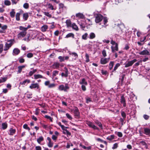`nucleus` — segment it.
Returning a JSON list of instances; mask_svg holds the SVG:
<instances>
[{"label":"nucleus","instance_id":"f257e3e1","mask_svg":"<svg viewBox=\"0 0 150 150\" xmlns=\"http://www.w3.org/2000/svg\"><path fill=\"white\" fill-rule=\"evenodd\" d=\"M15 41V40L14 39L8 40L7 42H6L5 44L4 50L5 51L8 50L14 44Z\"/></svg>","mask_w":150,"mask_h":150},{"label":"nucleus","instance_id":"f03ea898","mask_svg":"<svg viewBox=\"0 0 150 150\" xmlns=\"http://www.w3.org/2000/svg\"><path fill=\"white\" fill-rule=\"evenodd\" d=\"M69 87L68 83H66L65 86L63 85H60L58 87V89L60 91H64V92H67V90L69 89Z\"/></svg>","mask_w":150,"mask_h":150},{"label":"nucleus","instance_id":"7ed1b4c3","mask_svg":"<svg viewBox=\"0 0 150 150\" xmlns=\"http://www.w3.org/2000/svg\"><path fill=\"white\" fill-rule=\"evenodd\" d=\"M22 28L21 26H20L19 27V29L21 30H22V31L20 32L17 35V37L18 39H20L21 38L24 37L27 34V31L24 30H22Z\"/></svg>","mask_w":150,"mask_h":150},{"label":"nucleus","instance_id":"20e7f679","mask_svg":"<svg viewBox=\"0 0 150 150\" xmlns=\"http://www.w3.org/2000/svg\"><path fill=\"white\" fill-rule=\"evenodd\" d=\"M103 18V16L100 14H97L95 17V22L96 23L100 22Z\"/></svg>","mask_w":150,"mask_h":150},{"label":"nucleus","instance_id":"39448f33","mask_svg":"<svg viewBox=\"0 0 150 150\" xmlns=\"http://www.w3.org/2000/svg\"><path fill=\"white\" fill-rule=\"evenodd\" d=\"M86 123L91 128L95 130H99V128L94 125L93 123L92 122L89 121H87Z\"/></svg>","mask_w":150,"mask_h":150},{"label":"nucleus","instance_id":"423d86ee","mask_svg":"<svg viewBox=\"0 0 150 150\" xmlns=\"http://www.w3.org/2000/svg\"><path fill=\"white\" fill-rule=\"evenodd\" d=\"M137 61V60L136 59H134L132 60L129 61L127 63L125 64V67L127 68L131 66Z\"/></svg>","mask_w":150,"mask_h":150},{"label":"nucleus","instance_id":"0eeeda50","mask_svg":"<svg viewBox=\"0 0 150 150\" xmlns=\"http://www.w3.org/2000/svg\"><path fill=\"white\" fill-rule=\"evenodd\" d=\"M110 59V57L108 58H101L100 60V63L102 64H105L108 62Z\"/></svg>","mask_w":150,"mask_h":150},{"label":"nucleus","instance_id":"6e6552de","mask_svg":"<svg viewBox=\"0 0 150 150\" xmlns=\"http://www.w3.org/2000/svg\"><path fill=\"white\" fill-rule=\"evenodd\" d=\"M24 11L22 10H20L16 14V19L17 21H20V16L23 13Z\"/></svg>","mask_w":150,"mask_h":150},{"label":"nucleus","instance_id":"1a4fd4ad","mask_svg":"<svg viewBox=\"0 0 150 150\" xmlns=\"http://www.w3.org/2000/svg\"><path fill=\"white\" fill-rule=\"evenodd\" d=\"M8 26L5 25L2 26L1 24L0 23V28L1 29H0V33H4L6 32V30L7 29Z\"/></svg>","mask_w":150,"mask_h":150},{"label":"nucleus","instance_id":"9d476101","mask_svg":"<svg viewBox=\"0 0 150 150\" xmlns=\"http://www.w3.org/2000/svg\"><path fill=\"white\" fill-rule=\"evenodd\" d=\"M120 100V102L121 103L123 104L124 107H125L126 105V100L124 95H122L121 96V99Z\"/></svg>","mask_w":150,"mask_h":150},{"label":"nucleus","instance_id":"9b49d317","mask_svg":"<svg viewBox=\"0 0 150 150\" xmlns=\"http://www.w3.org/2000/svg\"><path fill=\"white\" fill-rule=\"evenodd\" d=\"M58 59H59V61L60 62H64L65 60H68L69 58V56H66V57H62L59 56L58 57Z\"/></svg>","mask_w":150,"mask_h":150},{"label":"nucleus","instance_id":"f8f14e48","mask_svg":"<svg viewBox=\"0 0 150 150\" xmlns=\"http://www.w3.org/2000/svg\"><path fill=\"white\" fill-rule=\"evenodd\" d=\"M29 88L31 89L35 88H37V89H38L39 88L40 86L38 83H36L31 84L29 86Z\"/></svg>","mask_w":150,"mask_h":150},{"label":"nucleus","instance_id":"ddd939ff","mask_svg":"<svg viewBox=\"0 0 150 150\" xmlns=\"http://www.w3.org/2000/svg\"><path fill=\"white\" fill-rule=\"evenodd\" d=\"M64 69H65V73L64 74L63 72L62 73L61 76H64L65 77H67L68 76L69 71L67 68L66 67H64Z\"/></svg>","mask_w":150,"mask_h":150},{"label":"nucleus","instance_id":"4468645a","mask_svg":"<svg viewBox=\"0 0 150 150\" xmlns=\"http://www.w3.org/2000/svg\"><path fill=\"white\" fill-rule=\"evenodd\" d=\"M143 133L146 135L150 136V129L147 128H144Z\"/></svg>","mask_w":150,"mask_h":150},{"label":"nucleus","instance_id":"2eb2a0df","mask_svg":"<svg viewBox=\"0 0 150 150\" xmlns=\"http://www.w3.org/2000/svg\"><path fill=\"white\" fill-rule=\"evenodd\" d=\"M139 54L141 55H150L149 52L146 50H143L141 52L139 53Z\"/></svg>","mask_w":150,"mask_h":150},{"label":"nucleus","instance_id":"dca6fc26","mask_svg":"<svg viewBox=\"0 0 150 150\" xmlns=\"http://www.w3.org/2000/svg\"><path fill=\"white\" fill-rule=\"evenodd\" d=\"M111 49L112 52V53H114L116 51H118V47L117 44H116V45L115 47L112 46L111 47Z\"/></svg>","mask_w":150,"mask_h":150},{"label":"nucleus","instance_id":"f3484780","mask_svg":"<svg viewBox=\"0 0 150 150\" xmlns=\"http://www.w3.org/2000/svg\"><path fill=\"white\" fill-rule=\"evenodd\" d=\"M74 115L78 117H79L80 116V112L79 109L77 107H76L74 111Z\"/></svg>","mask_w":150,"mask_h":150},{"label":"nucleus","instance_id":"a211bd4d","mask_svg":"<svg viewBox=\"0 0 150 150\" xmlns=\"http://www.w3.org/2000/svg\"><path fill=\"white\" fill-rule=\"evenodd\" d=\"M20 50L18 48H14L13 50V55H17L20 52Z\"/></svg>","mask_w":150,"mask_h":150},{"label":"nucleus","instance_id":"6ab92c4d","mask_svg":"<svg viewBox=\"0 0 150 150\" xmlns=\"http://www.w3.org/2000/svg\"><path fill=\"white\" fill-rule=\"evenodd\" d=\"M23 19L24 21H27L29 17V15L28 13H23Z\"/></svg>","mask_w":150,"mask_h":150},{"label":"nucleus","instance_id":"aec40b11","mask_svg":"<svg viewBox=\"0 0 150 150\" xmlns=\"http://www.w3.org/2000/svg\"><path fill=\"white\" fill-rule=\"evenodd\" d=\"M76 17L80 18L81 19H83L85 18V16L82 13H79L76 14Z\"/></svg>","mask_w":150,"mask_h":150},{"label":"nucleus","instance_id":"412c9836","mask_svg":"<svg viewBox=\"0 0 150 150\" xmlns=\"http://www.w3.org/2000/svg\"><path fill=\"white\" fill-rule=\"evenodd\" d=\"M9 131L10 132V133H9V134L10 135H13L16 132V129L11 128L10 129Z\"/></svg>","mask_w":150,"mask_h":150},{"label":"nucleus","instance_id":"4be33fe9","mask_svg":"<svg viewBox=\"0 0 150 150\" xmlns=\"http://www.w3.org/2000/svg\"><path fill=\"white\" fill-rule=\"evenodd\" d=\"M8 127V124L6 122L2 123L1 124V129L3 130L6 129Z\"/></svg>","mask_w":150,"mask_h":150},{"label":"nucleus","instance_id":"5701e85b","mask_svg":"<svg viewBox=\"0 0 150 150\" xmlns=\"http://www.w3.org/2000/svg\"><path fill=\"white\" fill-rule=\"evenodd\" d=\"M16 12L15 11V9H12L11 11L10 12V15L11 17L12 18H13L15 16Z\"/></svg>","mask_w":150,"mask_h":150},{"label":"nucleus","instance_id":"b1692460","mask_svg":"<svg viewBox=\"0 0 150 150\" xmlns=\"http://www.w3.org/2000/svg\"><path fill=\"white\" fill-rule=\"evenodd\" d=\"M30 79H26L23 82H20V85H25V84L26 83H30Z\"/></svg>","mask_w":150,"mask_h":150},{"label":"nucleus","instance_id":"393cba45","mask_svg":"<svg viewBox=\"0 0 150 150\" xmlns=\"http://www.w3.org/2000/svg\"><path fill=\"white\" fill-rule=\"evenodd\" d=\"M25 66H26V65H24L19 66L18 67V73H21L22 71V69L24 68H25Z\"/></svg>","mask_w":150,"mask_h":150},{"label":"nucleus","instance_id":"a878e982","mask_svg":"<svg viewBox=\"0 0 150 150\" xmlns=\"http://www.w3.org/2000/svg\"><path fill=\"white\" fill-rule=\"evenodd\" d=\"M70 37L73 38H74V35L72 33H69L66 35L65 38H68Z\"/></svg>","mask_w":150,"mask_h":150},{"label":"nucleus","instance_id":"bb28decb","mask_svg":"<svg viewBox=\"0 0 150 150\" xmlns=\"http://www.w3.org/2000/svg\"><path fill=\"white\" fill-rule=\"evenodd\" d=\"M66 23L67 27H71L72 24H71V21L70 20H67L66 21Z\"/></svg>","mask_w":150,"mask_h":150},{"label":"nucleus","instance_id":"cd10ccee","mask_svg":"<svg viewBox=\"0 0 150 150\" xmlns=\"http://www.w3.org/2000/svg\"><path fill=\"white\" fill-rule=\"evenodd\" d=\"M48 29V26L47 25H44L41 28V30L42 31L44 32L46 31Z\"/></svg>","mask_w":150,"mask_h":150},{"label":"nucleus","instance_id":"c85d7f7f","mask_svg":"<svg viewBox=\"0 0 150 150\" xmlns=\"http://www.w3.org/2000/svg\"><path fill=\"white\" fill-rule=\"evenodd\" d=\"M79 83L81 84H84L85 85H87L88 83L86 81L85 79L83 78L82 79L81 81L79 82Z\"/></svg>","mask_w":150,"mask_h":150},{"label":"nucleus","instance_id":"c756f323","mask_svg":"<svg viewBox=\"0 0 150 150\" xmlns=\"http://www.w3.org/2000/svg\"><path fill=\"white\" fill-rule=\"evenodd\" d=\"M44 140V138L42 136L38 138L37 139V142L39 144H40L41 142H42Z\"/></svg>","mask_w":150,"mask_h":150},{"label":"nucleus","instance_id":"7c9ffc66","mask_svg":"<svg viewBox=\"0 0 150 150\" xmlns=\"http://www.w3.org/2000/svg\"><path fill=\"white\" fill-rule=\"evenodd\" d=\"M34 78L35 79H37L39 78H43V76L40 74H35L34 76Z\"/></svg>","mask_w":150,"mask_h":150},{"label":"nucleus","instance_id":"2f4dec72","mask_svg":"<svg viewBox=\"0 0 150 150\" xmlns=\"http://www.w3.org/2000/svg\"><path fill=\"white\" fill-rule=\"evenodd\" d=\"M114 65V62L113 61H111L110 62L109 66V68L110 70H111L113 66Z\"/></svg>","mask_w":150,"mask_h":150},{"label":"nucleus","instance_id":"473e14b6","mask_svg":"<svg viewBox=\"0 0 150 150\" xmlns=\"http://www.w3.org/2000/svg\"><path fill=\"white\" fill-rule=\"evenodd\" d=\"M96 37V35L93 33H91L89 35V38L91 39H93Z\"/></svg>","mask_w":150,"mask_h":150},{"label":"nucleus","instance_id":"72a5a7b5","mask_svg":"<svg viewBox=\"0 0 150 150\" xmlns=\"http://www.w3.org/2000/svg\"><path fill=\"white\" fill-rule=\"evenodd\" d=\"M115 139V135H112L108 137L106 139L109 141H111L112 139Z\"/></svg>","mask_w":150,"mask_h":150},{"label":"nucleus","instance_id":"f704fd0d","mask_svg":"<svg viewBox=\"0 0 150 150\" xmlns=\"http://www.w3.org/2000/svg\"><path fill=\"white\" fill-rule=\"evenodd\" d=\"M7 79V77L1 78V79H0V83L5 82Z\"/></svg>","mask_w":150,"mask_h":150},{"label":"nucleus","instance_id":"c9c22d12","mask_svg":"<svg viewBox=\"0 0 150 150\" xmlns=\"http://www.w3.org/2000/svg\"><path fill=\"white\" fill-rule=\"evenodd\" d=\"M71 27H72V28L76 30H78V28L77 27V26L76 25L75 23H73L71 25Z\"/></svg>","mask_w":150,"mask_h":150},{"label":"nucleus","instance_id":"e433bc0d","mask_svg":"<svg viewBox=\"0 0 150 150\" xmlns=\"http://www.w3.org/2000/svg\"><path fill=\"white\" fill-rule=\"evenodd\" d=\"M120 66V63H118L116 64L115 66L114 67V69L112 71V72H113L115 71L117 69L118 67H119Z\"/></svg>","mask_w":150,"mask_h":150},{"label":"nucleus","instance_id":"4c0bfd02","mask_svg":"<svg viewBox=\"0 0 150 150\" xmlns=\"http://www.w3.org/2000/svg\"><path fill=\"white\" fill-rule=\"evenodd\" d=\"M37 71V69H33V71H30L29 73V75L31 76L33 74Z\"/></svg>","mask_w":150,"mask_h":150},{"label":"nucleus","instance_id":"58836bf2","mask_svg":"<svg viewBox=\"0 0 150 150\" xmlns=\"http://www.w3.org/2000/svg\"><path fill=\"white\" fill-rule=\"evenodd\" d=\"M115 133L119 137H122L123 136L121 132H115Z\"/></svg>","mask_w":150,"mask_h":150},{"label":"nucleus","instance_id":"ea45409f","mask_svg":"<svg viewBox=\"0 0 150 150\" xmlns=\"http://www.w3.org/2000/svg\"><path fill=\"white\" fill-rule=\"evenodd\" d=\"M121 115L122 116V118H123L124 119H126V114L124 111H121Z\"/></svg>","mask_w":150,"mask_h":150},{"label":"nucleus","instance_id":"a19ab883","mask_svg":"<svg viewBox=\"0 0 150 150\" xmlns=\"http://www.w3.org/2000/svg\"><path fill=\"white\" fill-rule=\"evenodd\" d=\"M4 4L6 6H9L11 4V2L8 0H6L4 1Z\"/></svg>","mask_w":150,"mask_h":150},{"label":"nucleus","instance_id":"79ce46f5","mask_svg":"<svg viewBox=\"0 0 150 150\" xmlns=\"http://www.w3.org/2000/svg\"><path fill=\"white\" fill-rule=\"evenodd\" d=\"M125 120V119H124V118H122L121 117L120 118L119 120L120 121V122L121 123V125L122 126L125 123V122H124V120Z\"/></svg>","mask_w":150,"mask_h":150},{"label":"nucleus","instance_id":"37998d69","mask_svg":"<svg viewBox=\"0 0 150 150\" xmlns=\"http://www.w3.org/2000/svg\"><path fill=\"white\" fill-rule=\"evenodd\" d=\"M53 65L55 67V68L57 69L59 68L60 64L58 62H55L54 63Z\"/></svg>","mask_w":150,"mask_h":150},{"label":"nucleus","instance_id":"c03bdc74","mask_svg":"<svg viewBox=\"0 0 150 150\" xmlns=\"http://www.w3.org/2000/svg\"><path fill=\"white\" fill-rule=\"evenodd\" d=\"M96 124L101 129H103V126L101 123L98 121L96 122Z\"/></svg>","mask_w":150,"mask_h":150},{"label":"nucleus","instance_id":"a18cd8bd","mask_svg":"<svg viewBox=\"0 0 150 150\" xmlns=\"http://www.w3.org/2000/svg\"><path fill=\"white\" fill-rule=\"evenodd\" d=\"M44 117L45 118H46L48 119H49L51 122H52L53 118L51 117H50L49 116H48L47 115H45Z\"/></svg>","mask_w":150,"mask_h":150},{"label":"nucleus","instance_id":"49530a36","mask_svg":"<svg viewBox=\"0 0 150 150\" xmlns=\"http://www.w3.org/2000/svg\"><path fill=\"white\" fill-rule=\"evenodd\" d=\"M88 34L87 33H85L84 35H83L82 36V39L84 40H87V37L88 36Z\"/></svg>","mask_w":150,"mask_h":150},{"label":"nucleus","instance_id":"de8ad7c7","mask_svg":"<svg viewBox=\"0 0 150 150\" xmlns=\"http://www.w3.org/2000/svg\"><path fill=\"white\" fill-rule=\"evenodd\" d=\"M23 7L25 9H28L29 7V5L28 3H25L23 5Z\"/></svg>","mask_w":150,"mask_h":150},{"label":"nucleus","instance_id":"09e8293b","mask_svg":"<svg viewBox=\"0 0 150 150\" xmlns=\"http://www.w3.org/2000/svg\"><path fill=\"white\" fill-rule=\"evenodd\" d=\"M103 20L104 24L105 25L108 22V19L106 17H103Z\"/></svg>","mask_w":150,"mask_h":150},{"label":"nucleus","instance_id":"8fccbe9b","mask_svg":"<svg viewBox=\"0 0 150 150\" xmlns=\"http://www.w3.org/2000/svg\"><path fill=\"white\" fill-rule=\"evenodd\" d=\"M85 57L86 59V62H88L90 61L89 59V56L88 54L87 53H86L85 54Z\"/></svg>","mask_w":150,"mask_h":150},{"label":"nucleus","instance_id":"3c124183","mask_svg":"<svg viewBox=\"0 0 150 150\" xmlns=\"http://www.w3.org/2000/svg\"><path fill=\"white\" fill-rule=\"evenodd\" d=\"M44 14L47 16L49 18H51L52 17V15L49 12L45 11L43 12Z\"/></svg>","mask_w":150,"mask_h":150},{"label":"nucleus","instance_id":"603ef678","mask_svg":"<svg viewBox=\"0 0 150 150\" xmlns=\"http://www.w3.org/2000/svg\"><path fill=\"white\" fill-rule=\"evenodd\" d=\"M23 128L25 129L28 130V131L30 130V128L28 126V125L26 124H25L23 125Z\"/></svg>","mask_w":150,"mask_h":150},{"label":"nucleus","instance_id":"864d4df0","mask_svg":"<svg viewBox=\"0 0 150 150\" xmlns=\"http://www.w3.org/2000/svg\"><path fill=\"white\" fill-rule=\"evenodd\" d=\"M21 27L22 28V30H24L26 31L28 28H30L31 27V26L30 25H29L27 26V27L26 28L23 27L22 26H21Z\"/></svg>","mask_w":150,"mask_h":150},{"label":"nucleus","instance_id":"5fc2aeb1","mask_svg":"<svg viewBox=\"0 0 150 150\" xmlns=\"http://www.w3.org/2000/svg\"><path fill=\"white\" fill-rule=\"evenodd\" d=\"M3 50L4 49L3 44H0V54L2 52Z\"/></svg>","mask_w":150,"mask_h":150},{"label":"nucleus","instance_id":"6e6d98bb","mask_svg":"<svg viewBox=\"0 0 150 150\" xmlns=\"http://www.w3.org/2000/svg\"><path fill=\"white\" fill-rule=\"evenodd\" d=\"M48 7L51 10H53L54 9L53 8V5L50 3H49L48 4Z\"/></svg>","mask_w":150,"mask_h":150},{"label":"nucleus","instance_id":"4d7b16f0","mask_svg":"<svg viewBox=\"0 0 150 150\" xmlns=\"http://www.w3.org/2000/svg\"><path fill=\"white\" fill-rule=\"evenodd\" d=\"M69 54H72V55H74V57H75V58H78V55L77 54L75 53V52H72L71 53H69Z\"/></svg>","mask_w":150,"mask_h":150},{"label":"nucleus","instance_id":"13d9d810","mask_svg":"<svg viewBox=\"0 0 150 150\" xmlns=\"http://www.w3.org/2000/svg\"><path fill=\"white\" fill-rule=\"evenodd\" d=\"M27 57L28 58H30L33 57V54L31 53H29L27 54Z\"/></svg>","mask_w":150,"mask_h":150},{"label":"nucleus","instance_id":"bf43d9fd","mask_svg":"<svg viewBox=\"0 0 150 150\" xmlns=\"http://www.w3.org/2000/svg\"><path fill=\"white\" fill-rule=\"evenodd\" d=\"M59 71H54L52 72V76H56L57 74H58Z\"/></svg>","mask_w":150,"mask_h":150},{"label":"nucleus","instance_id":"052dcab7","mask_svg":"<svg viewBox=\"0 0 150 150\" xmlns=\"http://www.w3.org/2000/svg\"><path fill=\"white\" fill-rule=\"evenodd\" d=\"M86 103H88L89 102H91L92 100L90 98L88 97L86 98Z\"/></svg>","mask_w":150,"mask_h":150},{"label":"nucleus","instance_id":"680f3d73","mask_svg":"<svg viewBox=\"0 0 150 150\" xmlns=\"http://www.w3.org/2000/svg\"><path fill=\"white\" fill-rule=\"evenodd\" d=\"M80 27L81 28H82L83 30L85 28V25L83 23H81L79 24Z\"/></svg>","mask_w":150,"mask_h":150},{"label":"nucleus","instance_id":"e2e57ef3","mask_svg":"<svg viewBox=\"0 0 150 150\" xmlns=\"http://www.w3.org/2000/svg\"><path fill=\"white\" fill-rule=\"evenodd\" d=\"M101 73L103 75H106L107 74H108V72L106 71H104L103 70H101Z\"/></svg>","mask_w":150,"mask_h":150},{"label":"nucleus","instance_id":"0e129e2a","mask_svg":"<svg viewBox=\"0 0 150 150\" xmlns=\"http://www.w3.org/2000/svg\"><path fill=\"white\" fill-rule=\"evenodd\" d=\"M102 54L103 56L104 57H105L107 56L106 51L105 50H103L102 52Z\"/></svg>","mask_w":150,"mask_h":150},{"label":"nucleus","instance_id":"69168bd1","mask_svg":"<svg viewBox=\"0 0 150 150\" xmlns=\"http://www.w3.org/2000/svg\"><path fill=\"white\" fill-rule=\"evenodd\" d=\"M47 145L49 147H52L53 145V143L51 141L49 142L47 144Z\"/></svg>","mask_w":150,"mask_h":150},{"label":"nucleus","instance_id":"338daca9","mask_svg":"<svg viewBox=\"0 0 150 150\" xmlns=\"http://www.w3.org/2000/svg\"><path fill=\"white\" fill-rule=\"evenodd\" d=\"M66 116L70 120H71L72 119V117L68 113H67L66 114Z\"/></svg>","mask_w":150,"mask_h":150},{"label":"nucleus","instance_id":"774afa93","mask_svg":"<svg viewBox=\"0 0 150 150\" xmlns=\"http://www.w3.org/2000/svg\"><path fill=\"white\" fill-rule=\"evenodd\" d=\"M118 147V144L117 143H115L113 145L112 148V149H116Z\"/></svg>","mask_w":150,"mask_h":150}]
</instances>
